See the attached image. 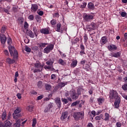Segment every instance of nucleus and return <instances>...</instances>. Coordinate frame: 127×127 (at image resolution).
<instances>
[{
    "label": "nucleus",
    "instance_id": "60",
    "mask_svg": "<svg viewBox=\"0 0 127 127\" xmlns=\"http://www.w3.org/2000/svg\"><path fill=\"white\" fill-rule=\"evenodd\" d=\"M50 111V109L48 107H47L45 109L44 113H48V112H49Z\"/></svg>",
    "mask_w": 127,
    "mask_h": 127
},
{
    "label": "nucleus",
    "instance_id": "40",
    "mask_svg": "<svg viewBox=\"0 0 127 127\" xmlns=\"http://www.w3.org/2000/svg\"><path fill=\"white\" fill-rule=\"evenodd\" d=\"M28 18L29 20H34V16L33 14H31L28 17Z\"/></svg>",
    "mask_w": 127,
    "mask_h": 127
},
{
    "label": "nucleus",
    "instance_id": "39",
    "mask_svg": "<svg viewBox=\"0 0 127 127\" xmlns=\"http://www.w3.org/2000/svg\"><path fill=\"white\" fill-rule=\"evenodd\" d=\"M56 23H57V22L56 21V20L53 19L51 21V24H52V25H55L56 24Z\"/></svg>",
    "mask_w": 127,
    "mask_h": 127
},
{
    "label": "nucleus",
    "instance_id": "29",
    "mask_svg": "<svg viewBox=\"0 0 127 127\" xmlns=\"http://www.w3.org/2000/svg\"><path fill=\"white\" fill-rule=\"evenodd\" d=\"M20 127V121L16 120V123L14 124L13 127Z\"/></svg>",
    "mask_w": 127,
    "mask_h": 127
},
{
    "label": "nucleus",
    "instance_id": "7",
    "mask_svg": "<svg viewBox=\"0 0 127 127\" xmlns=\"http://www.w3.org/2000/svg\"><path fill=\"white\" fill-rule=\"evenodd\" d=\"M84 21H91L94 18V16L90 14L84 13L83 16Z\"/></svg>",
    "mask_w": 127,
    "mask_h": 127
},
{
    "label": "nucleus",
    "instance_id": "34",
    "mask_svg": "<svg viewBox=\"0 0 127 127\" xmlns=\"http://www.w3.org/2000/svg\"><path fill=\"white\" fill-rule=\"evenodd\" d=\"M33 31L36 37H37V35H38V34L37 33V29L36 28V27H34L33 28Z\"/></svg>",
    "mask_w": 127,
    "mask_h": 127
},
{
    "label": "nucleus",
    "instance_id": "5",
    "mask_svg": "<svg viewBox=\"0 0 127 127\" xmlns=\"http://www.w3.org/2000/svg\"><path fill=\"white\" fill-rule=\"evenodd\" d=\"M21 112V109L20 108L18 107L17 109L14 111V113L12 114V117L13 119L16 120L19 117H21V114H19Z\"/></svg>",
    "mask_w": 127,
    "mask_h": 127
},
{
    "label": "nucleus",
    "instance_id": "20",
    "mask_svg": "<svg viewBox=\"0 0 127 127\" xmlns=\"http://www.w3.org/2000/svg\"><path fill=\"white\" fill-rule=\"evenodd\" d=\"M88 7L89 9L93 10H94V8H95V5H94V3L92 2H89L88 4Z\"/></svg>",
    "mask_w": 127,
    "mask_h": 127
},
{
    "label": "nucleus",
    "instance_id": "9",
    "mask_svg": "<svg viewBox=\"0 0 127 127\" xmlns=\"http://www.w3.org/2000/svg\"><path fill=\"white\" fill-rule=\"evenodd\" d=\"M0 40L2 44H5L6 42V36L3 34H0Z\"/></svg>",
    "mask_w": 127,
    "mask_h": 127
},
{
    "label": "nucleus",
    "instance_id": "62",
    "mask_svg": "<svg viewBox=\"0 0 127 127\" xmlns=\"http://www.w3.org/2000/svg\"><path fill=\"white\" fill-rule=\"evenodd\" d=\"M54 16L55 17H59V13H58V12L55 13L54 14Z\"/></svg>",
    "mask_w": 127,
    "mask_h": 127
},
{
    "label": "nucleus",
    "instance_id": "32",
    "mask_svg": "<svg viewBox=\"0 0 127 127\" xmlns=\"http://www.w3.org/2000/svg\"><path fill=\"white\" fill-rule=\"evenodd\" d=\"M97 100L99 105H102V104H103V103H104V102L105 101V99L104 98H98Z\"/></svg>",
    "mask_w": 127,
    "mask_h": 127
},
{
    "label": "nucleus",
    "instance_id": "44",
    "mask_svg": "<svg viewBox=\"0 0 127 127\" xmlns=\"http://www.w3.org/2000/svg\"><path fill=\"white\" fill-rule=\"evenodd\" d=\"M79 101H76L75 102H73V103L71 104V107H75L76 105H78L79 104Z\"/></svg>",
    "mask_w": 127,
    "mask_h": 127
},
{
    "label": "nucleus",
    "instance_id": "38",
    "mask_svg": "<svg viewBox=\"0 0 127 127\" xmlns=\"http://www.w3.org/2000/svg\"><path fill=\"white\" fill-rule=\"evenodd\" d=\"M37 123V121H36V119H34L33 120V123H32V127H35V126H36V124Z\"/></svg>",
    "mask_w": 127,
    "mask_h": 127
},
{
    "label": "nucleus",
    "instance_id": "8",
    "mask_svg": "<svg viewBox=\"0 0 127 127\" xmlns=\"http://www.w3.org/2000/svg\"><path fill=\"white\" fill-rule=\"evenodd\" d=\"M70 97L72 100H77L79 98V95L74 89H72L70 91Z\"/></svg>",
    "mask_w": 127,
    "mask_h": 127
},
{
    "label": "nucleus",
    "instance_id": "30",
    "mask_svg": "<svg viewBox=\"0 0 127 127\" xmlns=\"http://www.w3.org/2000/svg\"><path fill=\"white\" fill-rule=\"evenodd\" d=\"M1 119L2 121H4L5 120H6V112H4L2 113Z\"/></svg>",
    "mask_w": 127,
    "mask_h": 127
},
{
    "label": "nucleus",
    "instance_id": "56",
    "mask_svg": "<svg viewBox=\"0 0 127 127\" xmlns=\"http://www.w3.org/2000/svg\"><path fill=\"white\" fill-rule=\"evenodd\" d=\"M116 127H122V123H121V122H117L116 123Z\"/></svg>",
    "mask_w": 127,
    "mask_h": 127
},
{
    "label": "nucleus",
    "instance_id": "12",
    "mask_svg": "<svg viewBox=\"0 0 127 127\" xmlns=\"http://www.w3.org/2000/svg\"><path fill=\"white\" fill-rule=\"evenodd\" d=\"M31 9L32 12H35L38 9V5L36 4H32Z\"/></svg>",
    "mask_w": 127,
    "mask_h": 127
},
{
    "label": "nucleus",
    "instance_id": "63",
    "mask_svg": "<svg viewBox=\"0 0 127 127\" xmlns=\"http://www.w3.org/2000/svg\"><path fill=\"white\" fill-rule=\"evenodd\" d=\"M90 103H94V98L91 97L89 100Z\"/></svg>",
    "mask_w": 127,
    "mask_h": 127
},
{
    "label": "nucleus",
    "instance_id": "48",
    "mask_svg": "<svg viewBox=\"0 0 127 127\" xmlns=\"http://www.w3.org/2000/svg\"><path fill=\"white\" fill-rule=\"evenodd\" d=\"M48 108L50 110V109H52L53 108V103H50L48 105Z\"/></svg>",
    "mask_w": 127,
    "mask_h": 127
},
{
    "label": "nucleus",
    "instance_id": "37",
    "mask_svg": "<svg viewBox=\"0 0 127 127\" xmlns=\"http://www.w3.org/2000/svg\"><path fill=\"white\" fill-rule=\"evenodd\" d=\"M37 86L38 88H42L43 84H42V81H39L38 82Z\"/></svg>",
    "mask_w": 127,
    "mask_h": 127
},
{
    "label": "nucleus",
    "instance_id": "31",
    "mask_svg": "<svg viewBox=\"0 0 127 127\" xmlns=\"http://www.w3.org/2000/svg\"><path fill=\"white\" fill-rule=\"evenodd\" d=\"M58 63H59V64H61V65H62L63 66H64V65L66 64V63H65V62L63 60H62V59H59Z\"/></svg>",
    "mask_w": 127,
    "mask_h": 127
},
{
    "label": "nucleus",
    "instance_id": "11",
    "mask_svg": "<svg viewBox=\"0 0 127 127\" xmlns=\"http://www.w3.org/2000/svg\"><path fill=\"white\" fill-rule=\"evenodd\" d=\"M0 127H11V122L8 120H6L4 122V125H1L0 126Z\"/></svg>",
    "mask_w": 127,
    "mask_h": 127
},
{
    "label": "nucleus",
    "instance_id": "53",
    "mask_svg": "<svg viewBox=\"0 0 127 127\" xmlns=\"http://www.w3.org/2000/svg\"><path fill=\"white\" fill-rule=\"evenodd\" d=\"M80 47L81 50L85 51V47L84 46V45H83V44H80Z\"/></svg>",
    "mask_w": 127,
    "mask_h": 127
},
{
    "label": "nucleus",
    "instance_id": "21",
    "mask_svg": "<svg viewBox=\"0 0 127 127\" xmlns=\"http://www.w3.org/2000/svg\"><path fill=\"white\" fill-rule=\"evenodd\" d=\"M45 88L47 91H50L52 89V86L48 83H46L45 85Z\"/></svg>",
    "mask_w": 127,
    "mask_h": 127
},
{
    "label": "nucleus",
    "instance_id": "2",
    "mask_svg": "<svg viewBox=\"0 0 127 127\" xmlns=\"http://www.w3.org/2000/svg\"><path fill=\"white\" fill-rule=\"evenodd\" d=\"M109 98L112 100H117L121 98L119 96L118 92L115 90H112L110 91Z\"/></svg>",
    "mask_w": 127,
    "mask_h": 127
},
{
    "label": "nucleus",
    "instance_id": "59",
    "mask_svg": "<svg viewBox=\"0 0 127 127\" xmlns=\"http://www.w3.org/2000/svg\"><path fill=\"white\" fill-rule=\"evenodd\" d=\"M80 54L81 56H83V55H84V54H85V51L81 50V51L80 52Z\"/></svg>",
    "mask_w": 127,
    "mask_h": 127
},
{
    "label": "nucleus",
    "instance_id": "45",
    "mask_svg": "<svg viewBox=\"0 0 127 127\" xmlns=\"http://www.w3.org/2000/svg\"><path fill=\"white\" fill-rule=\"evenodd\" d=\"M51 80H56V75L54 74H52L51 76Z\"/></svg>",
    "mask_w": 127,
    "mask_h": 127
},
{
    "label": "nucleus",
    "instance_id": "64",
    "mask_svg": "<svg viewBox=\"0 0 127 127\" xmlns=\"http://www.w3.org/2000/svg\"><path fill=\"white\" fill-rule=\"evenodd\" d=\"M87 127H93V124L91 123H89L87 125Z\"/></svg>",
    "mask_w": 127,
    "mask_h": 127
},
{
    "label": "nucleus",
    "instance_id": "42",
    "mask_svg": "<svg viewBox=\"0 0 127 127\" xmlns=\"http://www.w3.org/2000/svg\"><path fill=\"white\" fill-rule=\"evenodd\" d=\"M122 89L124 91H127V83L125 84L122 86Z\"/></svg>",
    "mask_w": 127,
    "mask_h": 127
},
{
    "label": "nucleus",
    "instance_id": "61",
    "mask_svg": "<svg viewBox=\"0 0 127 127\" xmlns=\"http://www.w3.org/2000/svg\"><path fill=\"white\" fill-rule=\"evenodd\" d=\"M17 97L18 99H21V94L20 93H18L17 94Z\"/></svg>",
    "mask_w": 127,
    "mask_h": 127
},
{
    "label": "nucleus",
    "instance_id": "25",
    "mask_svg": "<svg viewBox=\"0 0 127 127\" xmlns=\"http://www.w3.org/2000/svg\"><path fill=\"white\" fill-rule=\"evenodd\" d=\"M103 117H104V115H103L102 114H101L99 116H96L95 117V120L96 121H100L101 120V119L104 120Z\"/></svg>",
    "mask_w": 127,
    "mask_h": 127
},
{
    "label": "nucleus",
    "instance_id": "35",
    "mask_svg": "<svg viewBox=\"0 0 127 127\" xmlns=\"http://www.w3.org/2000/svg\"><path fill=\"white\" fill-rule=\"evenodd\" d=\"M83 40H84V43H87V41H88V35L84 34Z\"/></svg>",
    "mask_w": 127,
    "mask_h": 127
},
{
    "label": "nucleus",
    "instance_id": "16",
    "mask_svg": "<svg viewBox=\"0 0 127 127\" xmlns=\"http://www.w3.org/2000/svg\"><path fill=\"white\" fill-rule=\"evenodd\" d=\"M108 48L110 51H115V50H117V47L115 45H111L108 46Z\"/></svg>",
    "mask_w": 127,
    "mask_h": 127
},
{
    "label": "nucleus",
    "instance_id": "6",
    "mask_svg": "<svg viewBox=\"0 0 127 127\" xmlns=\"http://www.w3.org/2000/svg\"><path fill=\"white\" fill-rule=\"evenodd\" d=\"M97 28V24L94 22H92L91 24L86 26V29L88 31H93Z\"/></svg>",
    "mask_w": 127,
    "mask_h": 127
},
{
    "label": "nucleus",
    "instance_id": "14",
    "mask_svg": "<svg viewBox=\"0 0 127 127\" xmlns=\"http://www.w3.org/2000/svg\"><path fill=\"white\" fill-rule=\"evenodd\" d=\"M121 103V98H119L118 99H116L114 106L116 109H119V107L120 106V104Z\"/></svg>",
    "mask_w": 127,
    "mask_h": 127
},
{
    "label": "nucleus",
    "instance_id": "54",
    "mask_svg": "<svg viewBox=\"0 0 127 127\" xmlns=\"http://www.w3.org/2000/svg\"><path fill=\"white\" fill-rule=\"evenodd\" d=\"M86 5H87V3L83 2L82 4H81V7H82V8H85V7H86Z\"/></svg>",
    "mask_w": 127,
    "mask_h": 127
},
{
    "label": "nucleus",
    "instance_id": "10",
    "mask_svg": "<svg viewBox=\"0 0 127 127\" xmlns=\"http://www.w3.org/2000/svg\"><path fill=\"white\" fill-rule=\"evenodd\" d=\"M55 102L58 108H61V99L59 97H57L54 99Z\"/></svg>",
    "mask_w": 127,
    "mask_h": 127
},
{
    "label": "nucleus",
    "instance_id": "55",
    "mask_svg": "<svg viewBox=\"0 0 127 127\" xmlns=\"http://www.w3.org/2000/svg\"><path fill=\"white\" fill-rule=\"evenodd\" d=\"M7 42L9 45H10V44H11V39L8 38L7 39Z\"/></svg>",
    "mask_w": 127,
    "mask_h": 127
},
{
    "label": "nucleus",
    "instance_id": "18",
    "mask_svg": "<svg viewBox=\"0 0 127 127\" xmlns=\"http://www.w3.org/2000/svg\"><path fill=\"white\" fill-rule=\"evenodd\" d=\"M56 31H58V32H61V33H63V30H61V24L60 23L57 24Z\"/></svg>",
    "mask_w": 127,
    "mask_h": 127
},
{
    "label": "nucleus",
    "instance_id": "1",
    "mask_svg": "<svg viewBox=\"0 0 127 127\" xmlns=\"http://www.w3.org/2000/svg\"><path fill=\"white\" fill-rule=\"evenodd\" d=\"M8 49L11 56H13V59H11L10 58H7L6 59V62L9 64H14V63H15V61L17 60L18 57V53H17V51H16L15 48L12 46H9Z\"/></svg>",
    "mask_w": 127,
    "mask_h": 127
},
{
    "label": "nucleus",
    "instance_id": "17",
    "mask_svg": "<svg viewBox=\"0 0 127 127\" xmlns=\"http://www.w3.org/2000/svg\"><path fill=\"white\" fill-rule=\"evenodd\" d=\"M107 41H108V40L107 39V37L103 36L101 38L100 42L101 44L104 45V44H106Z\"/></svg>",
    "mask_w": 127,
    "mask_h": 127
},
{
    "label": "nucleus",
    "instance_id": "51",
    "mask_svg": "<svg viewBox=\"0 0 127 127\" xmlns=\"http://www.w3.org/2000/svg\"><path fill=\"white\" fill-rule=\"evenodd\" d=\"M37 13L39 14V15L42 16V15L44 14V12H43V11H39V12H37Z\"/></svg>",
    "mask_w": 127,
    "mask_h": 127
},
{
    "label": "nucleus",
    "instance_id": "13",
    "mask_svg": "<svg viewBox=\"0 0 127 127\" xmlns=\"http://www.w3.org/2000/svg\"><path fill=\"white\" fill-rule=\"evenodd\" d=\"M41 33L43 34H49V28L42 29L40 30Z\"/></svg>",
    "mask_w": 127,
    "mask_h": 127
},
{
    "label": "nucleus",
    "instance_id": "50",
    "mask_svg": "<svg viewBox=\"0 0 127 127\" xmlns=\"http://www.w3.org/2000/svg\"><path fill=\"white\" fill-rule=\"evenodd\" d=\"M12 9L14 12H16V11H17V8L16 6H13Z\"/></svg>",
    "mask_w": 127,
    "mask_h": 127
},
{
    "label": "nucleus",
    "instance_id": "33",
    "mask_svg": "<svg viewBox=\"0 0 127 127\" xmlns=\"http://www.w3.org/2000/svg\"><path fill=\"white\" fill-rule=\"evenodd\" d=\"M34 107L32 106H29L26 108V110L28 111V112H32L33 111V109Z\"/></svg>",
    "mask_w": 127,
    "mask_h": 127
},
{
    "label": "nucleus",
    "instance_id": "57",
    "mask_svg": "<svg viewBox=\"0 0 127 127\" xmlns=\"http://www.w3.org/2000/svg\"><path fill=\"white\" fill-rule=\"evenodd\" d=\"M4 53L6 56H8V55H9V54L8 53V51L6 50L4 51Z\"/></svg>",
    "mask_w": 127,
    "mask_h": 127
},
{
    "label": "nucleus",
    "instance_id": "49",
    "mask_svg": "<svg viewBox=\"0 0 127 127\" xmlns=\"http://www.w3.org/2000/svg\"><path fill=\"white\" fill-rule=\"evenodd\" d=\"M121 15L122 17H126L127 16V13L126 12H122Z\"/></svg>",
    "mask_w": 127,
    "mask_h": 127
},
{
    "label": "nucleus",
    "instance_id": "22",
    "mask_svg": "<svg viewBox=\"0 0 127 127\" xmlns=\"http://www.w3.org/2000/svg\"><path fill=\"white\" fill-rule=\"evenodd\" d=\"M27 35L31 37V38H34V33L31 30H28Z\"/></svg>",
    "mask_w": 127,
    "mask_h": 127
},
{
    "label": "nucleus",
    "instance_id": "3",
    "mask_svg": "<svg viewBox=\"0 0 127 127\" xmlns=\"http://www.w3.org/2000/svg\"><path fill=\"white\" fill-rule=\"evenodd\" d=\"M84 112H75L73 113V117L75 120H82L84 119Z\"/></svg>",
    "mask_w": 127,
    "mask_h": 127
},
{
    "label": "nucleus",
    "instance_id": "36",
    "mask_svg": "<svg viewBox=\"0 0 127 127\" xmlns=\"http://www.w3.org/2000/svg\"><path fill=\"white\" fill-rule=\"evenodd\" d=\"M25 50L26 51V52H31V49L29 48V47L27 46H25Z\"/></svg>",
    "mask_w": 127,
    "mask_h": 127
},
{
    "label": "nucleus",
    "instance_id": "58",
    "mask_svg": "<svg viewBox=\"0 0 127 127\" xmlns=\"http://www.w3.org/2000/svg\"><path fill=\"white\" fill-rule=\"evenodd\" d=\"M33 50H35V51H37L38 50V47L37 46H34L32 47Z\"/></svg>",
    "mask_w": 127,
    "mask_h": 127
},
{
    "label": "nucleus",
    "instance_id": "19",
    "mask_svg": "<svg viewBox=\"0 0 127 127\" xmlns=\"http://www.w3.org/2000/svg\"><path fill=\"white\" fill-rule=\"evenodd\" d=\"M77 64L78 61H77V60L73 61L70 64V67H71V68H75V67L77 66Z\"/></svg>",
    "mask_w": 127,
    "mask_h": 127
},
{
    "label": "nucleus",
    "instance_id": "28",
    "mask_svg": "<svg viewBox=\"0 0 127 127\" xmlns=\"http://www.w3.org/2000/svg\"><path fill=\"white\" fill-rule=\"evenodd\" d=\"M84 91V89L82 88H78L77 90V94L78 96H80L82 94V92Z\"/></svg>",
    "mask_w": 127,
    "mask_h": 127
},
{
    "label": "nucleus",
    "instance_id": "24",
    "mask_svg": "<svg viewBox=\"0 0 127 127\" xmlns=\"http://www.w3.org/2000/svg\"><path fill=\"white\" fill-rule=\"evenodd\" d=\"M120 56H121V53L120 52L115 53L112 54V57L118 58V57H120Z\"/></svg>",
    "mask_w": 127,
    "mask_h": 127
},
{
    "label": "nucleus",
    "instance_id": "26",
    "mask_svg": "<svg viewBox=\"0 0 127 127\" xmlns=\"http://www.w3.org/2000/svg\"><path fill=\"white\" fill-rule=\"evenodd\" d=\"M105 119H104V121H109L110 120V114H109V113H105Z\"/></svg>",
    "mask_w": 127,
    "mask_h": 127
},
{
    "label": "nucleus",
    "instance_id": "52",
    "mask_svg": "<svg viewBox=\"0 0 127 127\" xmlns=\"http://www.w3.org/2000/svg\"><path fill=\"white\" fill-rule=\"evenodd\" d=\"M46 45H48V43H41V46L42 48V47L44 48L46 46Z\"/></svg>",
    "mask_w": 127,
    "mask_h": 127
},
{
    "label": "nucleus",
    "instance_id": "46",
    "mask_svg": "<svg viewBox=\"0 0 127 127\" xmlns=\"http://www.w3.org/2000/svg\"><path fill=\"white\" fill-rule=\"evenodd\" d=\"M28 23H27V22H25L24 23V27L25 29H27V28H28Z\"/></svg>",
    "mask_w": 127,
    "mask_h": 127
},
{
    "label": "nucleus",
    "instance_id": "15",
    "mask_svg": "<svg viewBox=\"0 0 127 127\" xmlns=\"http://www.w3.org/2000/svg\"><path fill=\"white\" fill-rule=\"evenodd\" d=\"M67 117H68V112L63 113L61 117V120H62V121H64L65 119H67Z\"/></svg>",
    "mask_w": 127,
    "mask_h": 127
},
{
    "label": "nucleus",
    "instance_id": "4",
    "mask_svg": "<svg viewBox=\"0 0 127 127\" xmlns=\"http://www.w3.org/2000/svg\"><path fill=\"white\" fill-rule=\"evenodd\" d=\"M53 49H54V45L52 44H48V46L44 49L43 52L46 54H48L49 53H50Z\"/></svg>",
    "mask_w": 127,
    "mask_h": 127
},
{
    "label": "nucleus",
    "instance_id": "23",
    "mask_svg": "<svg viewBox=\"0 0 127 127\" xmlns=\"http://www.w3.org/2000/svg\"><path fill=\"white\" fill-rule=\"evenodd\" d=\"M35 67L36 68H41V69H42L43 65L41 64L39 62L35 64Z\"/></svg>",
    "mask_w": 127,
    "mask_h": 127
},
{
    "label": "nucleus",
    "instance_id": "43",
    "mask_svg": "<svg viewBox=\"0 0 127 127\" xmlns=\"http://www.w3.org/2000/svg\"><path fill=\"white\" fill-rule=\"evenodd\" d=\"M5 30H6V28L4 26L2 27L1 29V33H4V32H5Z\"/></svg>",
    "mask_w": 127,
    "mask_h": 127
},
{
    "label": "nucleus",
    "instance_id": "47",
    "mask_svg": "<svg viewBox=\"0 0 127 127\" xmlns=\"http://www.w3.org/2000/svg\"><path fill=\"white\" fill-rule=\"evenodd\" d=\"M42 71V69H35L34 70V73H39V72H41Z\"/></svg>",
    "mask_w": 127,
    "mask_h": 127
},
{
    "label": "nucleus",
    "instance_id": "41",
    "mask_svg": "<svg viewBox=\"0 0 127 127\" xmlns=\"http://www.w3.org/2000/svg\"><path fill=\"white\" fill-rule=\"evenodd\" d=\"M62 102L64 103V104H68V100H67L66 98H62Z\"/></svg>",
    "mask_w": 127,
    "mask_h": 127
},
{
    "label": "nucleus",
    "instance_id": "27",
    "mask_svg": "<svg viewBox=\"0 0 127 127\" xmlns=\"http://www.w3.org/2000/svg\"><path fill=\"white\" fill-rule=\"evenodd\" d=\"M35 19L38 23L41 22V17L40 16L37 15L35 16Z\"/></svg>",
    "mask_w": 127,
    "mask_h": 127
}]
</instances>
